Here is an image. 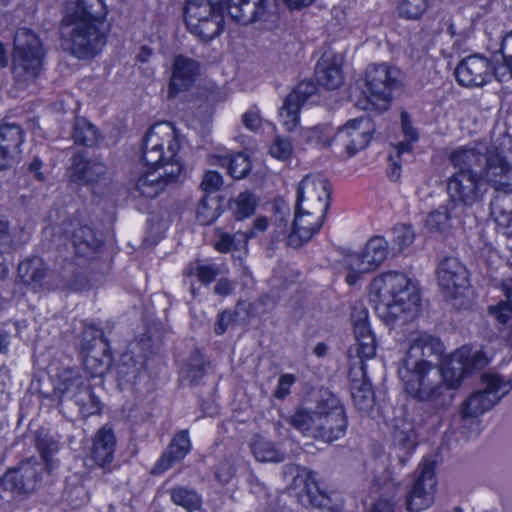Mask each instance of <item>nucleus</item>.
I'll use <instances>...</instances> for the list:
<instances>
[{"mask_svg": "<svg viewBox=\"0 0 512 512\" xmlns=\"http://www.w3.org/2000/svg\"><path fill=\"white\" fill-rule=\"evenodd\" d=\"M442 353L443 346L437 337L416 332L412 334L409 349L398 364V376L406 392L435 409L449 404L451 397L447 395V390L458 387L468 374L462 353L455 354L438 367L431 358L438 359Z\"/></svg>", "mask_w": 512, "mask_h": 512, "instance_id": "f257e3e1", "label": "nucleus"}, {"mask_svg": "<svg viewBox=\"0 0 512 512\" xmlns=\"http://www.w3.org/2000/svg\"><path fill=\"white\" fill-rule=\"evenodd\" d=\"M448 160L454 172L448 177L446 190L451 206L471 208L482 202L486 184L494 189L507 182L510 163L496 148L460 146L452 150Z\"/></svg>", "mask_w": 512, "mask_h": 512, "instance_id": "f03ea898", "label": "nucleus"}, {"mask_svg": "<svg viewBox=\"0 0 512 512\" xmlns=\"http://www.w3.org/2000/svg\"><path fill=\"white\" fill-rule=\"evenodd\" d=\"M108 10L103 0H68L60 25L65 49L78 59H92L107 43Z\"/></svg>", "mask_w": 512, "mask_h": 512, "instance_id": "7ed1b4c3", "label": "nucleus"}, {"mask_svg": "<svg viewBox=\"0 0 512 512\" xmlns=\"http://www.w3.org/2000/svg\"><path fill=\"white\" fill-rule=\"evenodd\" d=\"M180 145L174 127L169 122L152 125L146 132L142 143V160L152 168L163 165L164 172L156 170L142 174L136 182L133 195L153 199L165 187L175 181L183 166L176 159Z\"/></svg>", "mask_w": 512, "mask_h": 512, "instance_id": "20e7f679", "label": "nucleus"}, {"mask_svg": "<svg viewBox=\"0 0 512 512\" xmlns=\"http://www.w3.org/2000/svg\"><path fill=\"white\" fill-rule=\"evenodd\" d=\"M371 301L378 316L386 323H407L415 318L420 307L416 285L404 274L388 271L371 283Z\"/></svg>", "mask_w": 512, "mask_h": 512, "instance_id": "39448f33", "label": "nucleus"}, {"mask_svg": "<svg viewBox=\"0 0 512 512\" xmlns=\"http://www.w3.org/2000/svg\"><path fill=\"white\" fill-rule=\"evenodd\" d=\"M351 320L353 324L355 342L348 349L350 375L360 376L361 379H352L351 394L355 405L360 410H367L373 403V392L370 382L366 379L365 361L376 355L375 336L368 322V311L361 302L352 306Z\"/></svg>", "mask_w": 512, "mask_h": 512, "instance_id": "423d86ee", "label": "nucleus"}, {"mask_svg": "<svg viewBox=\"0 0 512 512\" xmlns=\"http://www.w3.org/2000/svg\"><path fill=\"white\" fill-rule=\"evenodd\" d=\"M287 422L302 434L332 442L342 438L348 421L339 398L329 390H320L315 408H299Z\"/></svg>", "mask_w": 512, "mask_h": 512, "instance_id": "0eeeda50", "label": "nucleus"}, {"mask_svg": "<svg viewBox=\"0 0 512 512\" xmlns=\"http://www.w3.org/2000/svg\"><path fill=\"white\" fill-rule=\"evenodd\" d=\"M481 379L483 388L471 394L461 407L462 433L468 437L479 434L480 421L478 417L489 411L512 389V382L504 380L497 374H483Z\"/></svg>", "mask_w": 512, "mask_h": 512, "instance_id": "6e6552de", "label": "nucleus"}, {"mask_svg": "<svg viewBox=\"0 0 512 512\" xmlns=\"http://www.w3.org/2000/svg\"><path fill=\"white\" fill-rule=\"evenodd\" d=\"M44 49L39 37L28 28H19L14 36L12 71L16 83L26 87L43 69Z\"/></svg>", "mask_w": 512, "mask_h": 512, "instance_id": "1a4fd4ad", "label": "nucleus"}, {"mask_svg": "<svg viewBox=\"0 0 512 512\" xmlns=\"http://www.w3.org/2000/svg\"><path fill=\"white\" fill-rule=\"evenodd\" d=\"M52 396L59 405L74 403L84 417L100 411V401L89 380L77 368H66L56 376Z\"/></svg>", "mask_w": 512, "mask_h": 512, "instance_id": "9d476101", "label": "nucleus"}, {"mask_svg": "<svg viewBox=\"0 0 512 512\" xmlns=\"http://www.w3.org/2000/svg\"><path fill=\"white\" fill-rule=\"evenodd\" d=\"M226 0H186L184 17L188 30L204 42L218 37L224 28Z\"/></svg>", "mask_w": 512, "mask_h": 512, "instance_id": "9b49d317", "label": "nucleus"}, {"mask_svg": "<svg viewBox=\"0 0 512 512\" xmlns=\"http://www.w3.org/2000/svg\"><path fill=\"white\" fill-rule=\"evenodd\" d=\"M331 188L329 181L321 176H306L298 185L295 206L306 208L309 216L315 220L312 230L322 226L330 207Z\"/></svg>", "mask_w": 512, "mask_h": 512, "instance_id": "f8f14e48", "label": "nucleus"}, {"mask_svg": "<svg viewBox=\"0 0 512 512\" xmlns=\"http://www.w3.org/2000/svg\"><path fill=\"white\" fill-rule=\"evenodd\" d=\"M401 86V72L386 64L372 65L366 71L369 101L379 109H387L393 92Z\"/></svg>", "mask_w": 512, "mask_h": 512, "instance_id": "ddd939ff", "label": "nucleus"}, {"mask_svg": "<svg viewBox=\"0 0 512 512\" xmlns=\"http://www.w3.org/2000/svg\"><path fill=\"white\" fill-rule=\"evenodd\" d=\"M455 77L461 86L475 88L488 84L493 77L504 81L505 73H502L500 67L494 66L487 57L481 54H472L458 63Z\"/></svg>", "mask_w": 512, "mask_h": 512, "instance_id": "4468645a", "label": "nucleus"}, {"mask_svg": "<svg viewBox=\"0 0 512 512\" xmlns=\"http://www.w3.org/2000/svg\"><path fill=\"white\" fill-rule=\"evenodd\" d=\"M436 275L443 293L451 299H461L459 307L466 306L463 298L470 287L466 266L456 257H445L438 263Z\"/></svg>", "mask_w": 512, "mask_h": 512, "instance_id": "2eb2a0df", "label": "nucleus"}, {"mask_svg": "<svg viewBox=\"0 0 512 512\" xmlns=\"http://www.w3.org/2000/svg\"><path fill=\"white\" fill-rule=\"evenodd\" d=\"M416 473L417 476L406 498L408 512H421L429 508L435 500L437 485L435 461L423 459Z\"/></svg>", "mask_w": 512, "mask_h": 512, "instance_id": "dca6fc26", "label": "nucleus"}, {"mask_svg": "<svg viewBox=\"0 0 512 512\" xmlns=\"http://www.w3.org/2000/svg\"><path fill=\"white\" fill-rule=\"evenodd\" d=\"M374 131L371 119L360 117L349 120L344 126L340 127L337 133L331 139L320 142L324 146H330L335 142L342 147L348 157H352L359 151L366 148L371 140V134Z\"/></svg>", "mask_w": 512, "mask_h": 512, "instance_id": "f3484780", "label": "nucleus"}, {"mask_svg": "<svg viewBox=\"0 0 512 512\" xmlns=\"http://www.w3.org/2000/svg\"><path fill=\"white\" fill-rule=\"evenodd\" d=\"M81 348L85 353V365L96 375L106 373L111 364L112 356L108 342L100 329L93 325L85 327L82 332Z\"/></svg>", "mask_w": 512, "mask_h": 512, "instance_id": "a211bd4d", "label": "nucleus"}, {"mask_svg": "<svg viewBox=\"0 0 512 512\" xmlns=\"http://www.w3.org/2000/svg\"><path fill=\"white\" fill-rule=\"evenodd\" d=\"M18 276L21 282L33 290H52L58 286V275L50 270L38 256L27 257L18 264Z\"/></svg>", "mask_w": 512, "mask_h": 512, "instance_id": "6ab92c4d", "label": "nucleus"}, {"mask_svg": "<svg viewBox=\"0 0 512 512\" xmlns=\"http://www.w3.org/2000/svg\"><path fill=\"white\" fill-rule=\"evenodd\" d=\"M42 464L34 457L21 461L17 467L9 469L1 479L6 490L28 494L40 481Z\"/></svg>", "mask_w": 512, "mask_h": 512, "instance_id": "aec40b11", "label": "nucleus"}, {"mask_svg": "<svg viewBox=\"0 0 512 512\" xmlns=\"http://www.w3.org/2000/svg\"><path fill=\"white\" fill-rule=\"evenodd\" d=\"M316 90L317 87L312 81H302L286 96L279 109V117L287 131H293L297 127L300 108Z\"/></svg>", "mask_w": 512, "mask_h": 512, "instance_id": "412c9836", "label": "nucleus"}, {"mask_svg": "<svg viewBox=\"0 0 512 512\" xmlns=\"http://www.w3.org/2000/svg\"><path fill=\"white\" fill-rule=\"evenodd\" d=\"M226 2L230 18L242 25L264 19L276 8V0H226Z\"/></svg>", "mask_w": 512, "mask_h": 512, "instance_id": "4be33fe9", "label": "nucleus"}, {"mask_svg": "<svg viewBox=\"0 0 512 512\" xmlns=\"http://www.w3.org/2000/svg\"><path fill=\"white\" fill-rule=\"evenodd\" d=\"M388 242L380 236L371 238L360 254L349 255L346 264L357 272L376 270L387 258Z\"/></svg>", "mask_w": 512, "mask_h": 512, "instance_id": "5701e85b", "label": "nucleus"}, {"mask_svg": "<svg viewBox=\"0 0 512 512\" xmlns=\"http://www.w3.org/2000/svg\"><path fill=\"white\" fill-rule=\"evenodd\" d=\"M106 165L98 159H88L82 153H76L68 169L70 182L78 185H90L99 182L106 174Z\"/></svg>", "mask_w": 512, "mask_h": 512, "instance_id": "b1692460", "label": "nucleus"}, {"mask_svg": "<svg viewBox=\"0 0 512 512\" xmlns=\"http://www.w3.org/2000/svg\"><path fill=\"white\" fill-rule=\"evenodd\" d=\"M199 75V63L191 58L178 55L174 59L172 76L169 83L168 97L188 90Z\"/></svg>", "mask_w": 512, "mask_h": 512, "instance_id": "393cba45", "label": "nucleus"}, {"mask_svg": "<svg viewBox=\"0 0 512 512\" xmlns=\"http://www.w3.org/2000/svg\"><path fill=\"white\" fill-rule=\"evenodd\" d=\"M512 166L507 177V184L510 187L501 185L494 189V195L490 203V215L501 227H510L512 223Z\"/></svg>", "mask_w": 512, "mask_h": 512, "instance_id": "a878e982", "label": "nucleus"}, {"mask_svg": "<svg viewBox=\"0 0 512 512\" xmlns=\"http://www.w3.org/2000/svg\"><path fill=\"white\" fill-rule=\"evenodd\" d=\"M342 63V56L324 54L315 67V77L318 84L329 90L338 89L343 84Z\"/></svg>", "mask_w": 512, "mask_h": 512, "instance_id": "bb28decb", "label": "nucleus"}, {"mask_svg": "<svg viewBox=\"0 0 512 512\" xmlns=\"http://www.w3.org/2000/svg\"><path fill=\"white\" fill-rule=\"evenodd\" d=\"M116 436L113 429L105 425L101 427L93 438L91 456L96 465L101 468L108 467L114 460L116 451Z\"/></svg>", "mask_w": 512, "mask_h": 512, "instance_id": "cd10ccee", "label": "nucleus"}, {"mask_svg": "<svg viewBox=\"0 0 512 512\" xmlns=\"http://www.w3.org/2000/svg\"><path fill=\"white\" fill-rule=\"evenodd\" d=\"M306 208H299L295 206L294 220L292 222L291 231L287 235V244L290 247L298 248L304 243H307L312 237L319 232L322 226H319L315 231L312 230L315 217L309 216L306 213Z\"/></svg>", "mask_w": 512, "mask_h": 512, "instance_id": "c85d7f7f", "label": "nucleus"}, {"mask_svg": "<svg viewBox=\"0 0 512 512\" xmlns=\"http://www.w3.org/2000/svg\"><path fill=\"white\" fill-rule=\"evenodd\" d=\"M191 449V442L187 430L178 432L171 440L167 450L157 461L154 472L163 473L176 462L181 461L189 453Z\"/></svg>", "mask_w": 512, "mask_h": 512, "instance_id": "c756f323", "label": "nucleus"}, {"mask_svg": "<svg viewBox=\"0 0 512 512\" xmlns=\"http://www.w3.org/2000/svg\"><path fill=\"white\" fill-rule=\"evenodd\" d=\"M393 427V444L396 449L403 452L398 454V458L401 464L404 465L416 446L415 427L411 421L401 418L395 420Z\"/></svg>", "mask_w": 512, "mask_h": 512, "instance_id": "7c9ffc66", "label": "nucleus"}, {"mask_svg": "<svg viewBox=\"0 0 512 512\" xmlns=\"http://www.w3.org/2000/svg\"><path fill=\"white\" fill-rule=\"evenodd\" d=\"M71 241L78 256L93 255L101 246L92 228L86 225H77L71 232Z\"/></svg>", "mask_w": 512, "mask_h": 512, "instance_id": "2f4dec72", "label": "nucleus"}, {"mask_svg": "<svg viewBox=\"0 0 512 512\" xmlns=\"http://www.w3.org/2000/svg\"><path fill=\"white\" fill-rule=\"evenodd\" d=\"M502 289L506 301L488 307L489 315L493 316L500 330L512 331V278L503 281Z\"/></svg>", "mask_w": 512, "mask_h": 512, "instance_id": "473e14b6", "label": "nucleus"}, {"mask_svg": "<svg viewBox=\"0 0 512 512\" xmlns=\"http://www.w3.org/2000/svg\"><path fill=\"white\" fill-rule=\"evenodd\" d=\"M215 234L217 240L214 243V248L221 253L245 248L249 239L254 238L256 235L253 230L237 231L232 235L225 232L222 228H216Z\"/></svg>", "mask_w": 512, "mask_h": 512, "instance_id": "72a5a7b5", "label": "nucleus"}, {"mask_svg": "<svg viewBox=\"0 0 512 512\" xmlns=\"http://www.w3.org/2000/svg\"><path fill=\"white\" fill-rule=\"evenodd\" d=\"M222 200L217 195L205 194L200 200L196 218L201 225H209L214 222L223 211Z\"/></svg>", "mask_w": 512, "mask_h": 512, "instance_id": "f704fd0d", "label": "nucleus"}, {"mask_svg": "<svg viewBox=\"0 0 512 512\" xmlns=\"http://www.w3.org/2000/svg\"><path fill=\"white\" fill-rule=\"evenodd\" d=\"M171 501L184 508L187 512H196L202 506L201 496L192 488L175 486L169 490Z\"/></svg>", "mask_w": 512, "mask_h": 512, "instance_id": "c9c22d12", "label": "nucleus"}, {"mask_svg": "<svg viewBox=\"0 0 512 512\" xmlns=\"http://www.w3.org/2000/svg\"><path fill=\"white\" fill-rule=\"evenodd\" d=\"M72 137L77 145L93 147L97 144L100 133L98 129L86 118H75Z\"/></svg>", "mask_w": 512, "mask_h": 512, "instance_id": "e433bc0d", "label": "nucleus"}, {"mask_svg": "<svg viewBox=\"0 0 512 512\" xmlns=\"http://www.w3.org/2000/svg\"><path fill=\"white\" fill-rule=\"evenodd\" d=\"M451 207L448 202L427 215L425 225L430 233L443 234L451 228Z\"/></svg>", "mask_w": 512, "mask_h": 512, "instance_id": "4c0bfd02", "label": "nucleus"}, {"mask_svg": "<svg viewBox=\"0 0 512 512\" xmlns=\"http://www.w3.org/2000/svg\"><path fill=\"white\" fill-rule=\"evenodd\" d=\"M116 369L120 381L131 383L138 378L144 369V361L142 357L136 359L133 355L126 353L121 356Z\"/></svg>", "mask_w": 512, "mask_h": 512, "instance_id": "58836bf2", "label": "nucleus"}, {"mask_svg": "<svg viewBox=\"0 0 512 512\" xmlns=\"http://www.w3.org/2000/svg\"><path fill=\"white\" fill-rule=\"evenodd\" d=\"M24 142L23 129L15 123H3L0 125V145L21 152V145Z\"/></svg>", "mask_w": 512, "mask_h": 512, "instance_id": "ea45409f", "label": "nucleus"}, {"mask_svg": "<svg viewBox=\"0 0 512 512\" xmlns=\"http://www.w3.org/2000/svg\"><path fill=\"white\" fill-rule=\"evenodd\" d=\"M181 373L182 379L188 380L190 385L198 384L199 380L205 375V362L199 351L191 353Z\"/></svg>", "mask_w": 512, "mask_h": 512, "instance_id": "a19ab883", "label": "nucleus"}, {"mask_svg": "<svg viewBox=\"0 0 512 512\" xmlns=\"http://www.w3.org/2000/svg\"><path fill=\"white\" fill-rule=\"evenodd\" d=\"M251 450L256 460L260 462H281L284 460V455L275 448L273 443L263 438L256 439L251 445Z\"/></svg>", "mask_w": 512, "mask_h": 512, "instance_id": "79ce46f5", "label": "nucleus"}, {"mask_svg": "<svg viewBox=\"0 0 512 512\" xmlns=\"http://www.w3.org/2000/svg\"><path fill=\"white\" fill-rule=\"evenodd\" d=\"M224 266H220L217 264H206L196 262L195 266L190 265V267L185 271L186 274L195 273L198 280L203 285H208L212 283L217 276L224 272Z\"/></svg>", "mask_w": 512, "mask_h": 512, "instance_id": "37998d69", "label": "nucleus"}, {"mask_svg": "<svg viewBox=\"0 0 512 512\" xmlns=\"http://www.w3.org/2000/svg\"><path fill=\"white\" fill-rule=\"evenodd\" d=\"M293 483L295 486H300V484L304 485L303 491L309 496L311 503L315 506H319L322 508H328L330 503V498L325 494H320L319 498L313 495V489L318 491V487L312 477L311 473H307L305 476L298 475L294 478Z\"/></svg>", "mask_w": 512, "mask_h": 512, "instance_id": "c03bdc74", "label": "nucleus"}, {"mask_svg": "<svg viewBox=\"0 0 512 512\" xmlns=\"http://www.w3.org/2000/svg\"><path fill=\"white\" fill-rule=\"evenodd\" d=\"M36 447L45 462L46 469L50 472L54 465L51 456L58 451V442L48 434L39 433L36 437Z\"/></svg>", "mask_w": 512, "mask_h": 512, "instance_id": "a18cd8bd", "label": "nucleus"}, {"mask_svg": "<svg viewBox=\"0 0 512 512\" xmlns=\"http://www.w3.org/2000/svg\"><path fill=\"white\" fill-rule=\"evenodd\" d=\"M428 0H399L397 11L401 18L419 19L427 10Z\"/></svg>", "mask_w": 512, "mask_h": 512, "instance_id": "49530a36", "label": "nucleus"}, {"mask_svg": "<svg viewBox=\"0 0 512 512\" xmlns=\"http://www.w3.org/2000/svg\"><path fill=\"white\" fill-rule=\"evenodd\" d=\"M228 165L229 174L235 179H242L247 176L251 170L249 157L240 152L225 159Z\"/></svg>", "mask_w": 512, "mask_h": 512, "instance_id": "de8ad7c7", "label": "nucleus"}, {"mask_svg": "<svg viewBox=\"0 0 512 512\" xmlns=\"http://www.w3.org/2000/svg\"><path fill=\"white\" fill-rule=\"evenodd\" d=\"M13 236L9 222L0 217V273L6 270L4 254L12 250Z\"/></svg>", "mask_w": 512, "mask_h": 512, "instance_id": "09e8293b", "label": "nucleus"}, {"mask_svg": "<svg viewBox=\"0 0 512 512\" xmlns=\"http://www.w3.org/2000/svg\"><path fill=\"white\" fill-rule=\"evenodd\" d=\"M256 199L250 192H242L235 199V215L238 220L251 216L255 212Z\"/></svg>", "mask_w": 512, "mask_h": 512, "instance_id": "8fccbe9b", "label": "nucleus"}, {"mask_svg": "<svg viewBox=\"0 0 512 512\" xmlns=\"http://www.w3.org/2000/svg\"><path fill=\"white\" fill-rule=\"evenodd\" d=\"M393 243L398 247L399 250L410 246L415 239V232L411 225L397 224L394 226L393 231Z\"/></svg>", "mask_w": 512, "mask_h": 512, "instance_id": "3c124183", "label": "nucleus"}, {"mask_svg": "<svg viewBox=\"0 0 512 512\" xmlns=\"http://www.w3.org/2000/svg\"><path fill=\"white\" fill-rule=\"evenodd\" d=\"M236 473L235 463L232 458H223L215 466V479L221 484H227Z\"/></svg>", "mask_w": 512, "mask_h": 512, "instance_id": "603ef678", "label": "nucleus"}, {"mask_svg": "<svg viewBox=\"0 0 512 512\" xmlns=\"http://www.w3.org/2000/svg\"><path fill=\"white\" fill-rule=\"evenodd\" d=\"M66 497L73 508H79L89 500V494L82 483H77L66 490Z\"/></svg>", "mask_w": 512, "mask_h": 512, "instance_id": "864d4df0", "label": "nucleus"}, {"mask_svg": "<svg viewBox=\"0 0 512 512\" xmlns=\"http://www.w3.org/2000/svg\"><path fill=\"white\" fill-rule=\"evenodd\" d=\"M501 53L504 60L503 65L499 66L505 78L512 77V31L509 32L501 42Z\"/></svg>", "mask_w": 512, "mask_h": 512, "instance_id": "5fc2aeb1", "label": "nucleus"}, {"mask_svg": "<svg viewBox=\"0 0 512 512\" xmlns=\"http://www.w3.org/2000/svg\"><path fill=\"white\" fill-rule=\"evenodd\" d=\"M293 148L289 138L277 137L270 146V154L279 160H286L292 154Z\"/></svg>", "mask_w": 512, "mask_h": 512, "instance_id": "6e6d98bb", "label": "nucleus"}, {"mask_svg": "<svg viewBox=\"0 0 512 512\" xmlns=\"http://www.w3.org/2000/svg\"><path fill=\"white\" fill-rule=\"evenodd\" d=\"M223 181L221 175L216 171H208L205 173L201 187L205 194L215 195L220 187L222 186Z\"/></svg>", "mask_w": 512, "mask_h": 512, "instance_id": "4d7b16f0", "label": "nucleus"}, {"mask_svg": "<svg viewBox=\"0 0 512 512\" xmlns=\"http://www.w3.org/2000/svg\"><path fill=\"white\" fill-rule=\"evenodd\" d=\"M21 158V152L12 151L0 145V171L14 167Z\"/></svg>", "mask_w": 512, "mask_h": 512, "instance_id": "13d9d810", "label": "nucleus"}, {"mask_svg": "<svg viewBox=\"0 0 512 512\" xmlns=\"http://www.w3.org/2000/svg\"><path fill=\"white\" fill-rule=\"evenodd\" d=\"M242 123L248 130L257 132L262 126V118L258 109L252 108L242 115Z\"/></svg>", "mask_w": 512, "mask_h": 512, "instance_id": "bf43d9fd", "label": "nucleus"}, {"mask_svg": "<svg viewBox=\"0 0 512 512\" xmlns=\"http://www.w3.org/2000/svg\"><path fill=\"white\" fill-rule=\"evenodd\" d=\"M296 378L292 374H283L278 380L274 396L277 399H284L290 393V387L295 383Z\"/></svg>", "mask_w": 512, "mask_h": 512, "instance_id": "052dcab7", "label": "nucleus"}, {"mask_svg": "<svg viewBox=\"0 0 512 512\" xmlns=\"http://www.w3.org/2000/svg\"><path fill=\"white\" fill-rule=\"evenodd\" d=\"M401 127L406 139L410 141L418 140V132L412 126L410 115L406 111L401 113Z\"/></svg>", "mask_w": 512, "mask_h": 512, "instance_id": "680f3d73", "label": "nucleus"}, {"mask_svg": "<svg viewBox=\"0 0 512 512\" xmlns=\"http://www.w3.org/2000/svg\"><path fill=\"white\" fill-rule=\"evenodd\" d=\"M463 364L468 367L469 374L475 369L485 367L487 365V359L480 351H476L470 358H463Z\"/></svg>", "mask_w": 512, "mask_h": 512, "instance_id": "e2e57ef3", "label": "nucleus"}, {"mask_svg": "<svg viewBox=\"0 0 512 512\" xmlns=\"http://www.w3.org/2000/svg\"><path fill=\"white\" fill-rule=\"evenodd\" d=\"M233 319L234 315L229 311H223L219 313L214 328L215 333L217 335L224 334L227 331L229 325L232 323Z\"/></svg>", "mask_w": 512, "mask_h": 512, "instance_id": "0e129e2a", "label": "nucleus"}, {"mask_svg": "<svg viewBox=\"0 0 512 512\" xmlns=\"http://www.w3.org/2000/svg\"><path fill=\"white\" fill-rule=\"evenodd\" d=\"M234 290V284L227 278H220L214 286V293L219 296H228Z\"/></svg>", "mask_w": 512, "mask_h": 512, "instance_id": "69168bd1", "label": "nucleus"}, {"mask_svg": "<svg viewBox=\"0 0 512 512\" xmlns=\"http://www.w3.org/2000/svg\"><path fill=\"white\" fill-rule=\"evenodd\" d=\"M275 233L276 237L285 236L288 231V219H286L285 215L278 212L275 218Z\"/></svg>", "mask_w": 512, "mask_h": 512, "instance_id": "338daca9", "label": "nucleus"}, {"mask_svg": "<svg viewBox=\"0 0 512 512\" xmlns=\"http://www.w3.org/2000/svg\"><path fill=\"white\" fill-rule=\"evenodd\" d=\"M370 512H394V506L390 501L380 499L373 505Z\"/></svg>", "mask_w": 512, "mask_h": 512, "instance_id": "774afa93", "label": "nucleus"}]
</instances>
